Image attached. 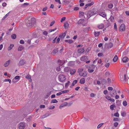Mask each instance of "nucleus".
I'll return each instance as SVG.
<instances>
[{
    "label": "nucleus",
    "instance_id": "nucleus-19",
    "mask_svg": "<svg viewBox=\"0 0 129 129\" xmlns=\"http://www.w3.org/2000/svg\"><path fill=\"white\" fill-rule=\"evenodd\" d=\"M76 70L75 69H73L70 70V72L71 74L72 75L74 74L76 72Z\"/></svg>",
    "mask_w": 129,
    "mask_h": 129
},
{
    "label": "nucleus",
    "instance_id": "nucleus-46",
    "mask_svg": "<svg viewBox=\"0 0 129 129\" xmlns=\"http://www.w3.org/2000/svg\"><path fill=\"white\" fill-rule=\"evenodd\" d=\"M70 81H68V82L66 84L65 87H67L70 84Z\"/></svg>",
    "mask_w": 129,
    "mask_h": 129
},
{
    "label": "nucleus",
    "instance_id": "nucleus-49",
    "mask_svg": "<svg viewBox=\"0 0 129 129\" xmlns=\"http://www.w3.org/2000/svg\"><path fill=\"white\" fill-rule=\"evenodd\" d=\"M103 123H101L99 124L97 126V128H99L100 127L103 125Z\"/></svg>",
    "mask_w": 129,
    "mask_h": 129
},
{
    "label": "nucleus",
    "instance_id": "nucleus-26",
    "mask_svg": "<svg viewBox=\"0 0 129 129\" xmlns=\"http://www.w3.org/2000/svg\"><path fill=\"white\" fill-rule=\"evenodd\" d=\"M100 34V32L99 31L97 32L95 31L94 32V35L95 37L98 36Z\"/></svg>",
    "mask_w": 129,
    "mask_h": 129
},
{
    "label": "nucleus",
    "instance_id": "nucleus-59",
    "mask_svg": "<svg viewBox=\"0 0 129 129\" xmlns=\"http://www.w3.org/2000/svg\"><path fill=\"white\" fill-rule=\"evenodd\" d=\"M118 124V123L117 122H115L114 123V126L116 127Z\"/></svg>",
    "mask_w": 129,
    "mask_h": 129
},
{
    "label": "nucleus",
    "instance_id": "nucleus-10",
    "mask_svg": "<svg viewBox=\"0 0 129 129\" xmlns=\"http://www.w3.org/2000/svg\"><path fill=\"white\" fill-rule=\"evenodd\" d=\"M32 20L31 19L27 20L26 22L27 25L28 26H31L32 25Z\"/></svg>",
    "mask_w": 129,
    "mask_h": 129
},
{
    "label": "nucleus",
    "instance_id": "nucleus-15",
    "mask_svg": "<svg viewBox=\"0 0 129 129\" xmlns=\"http://www.w3.org/2000/svg\"><path fill=\"white\" fill-rule=\"evenodd\" d=\"M85 82V79L84 78H82L79 81V83L81 84H84Z\"/></svg>",
    "mask_w": 129,
    "mask_h": 129
},
{
    "label": "nucleus",
    "instance_id": "nucleus-3",
    "mask_svg": "<svg viewBox=\"0 0 129 129\" xmlns=\"http://www.w3.org/2000/svg\"><path fill=\"white\" fill-rule=\"evenodd\" d=\"M87 23V20L84 19H80L78 22V24H81L83 26H86Z\"/></svg>",
    "mask_w": 129,
    "mask_h": 129
},
{
    "label": "nucleus",
    "instance_id": "nucleus-6",
    "mask_svg": "<svg viewBox=\"0 0 129 129\" xmlns=\"http://www.w3.org/2000/svg\"><path fill=\"white\" fill-rule=\"evenodd\" d=\"M125 29V25L124 24H121L119 28V30L122 31L124 30Z\"/></svg>",
    "mask_w": 129,
    "mask_h": 129
},
{
    "label": "nucleus",
    "instance_id": "nucleus-25",
    "mask_svg": "<svg viewBox=\"0 0 129 129\" xmlns=\"http://www.w3.org/2000/svg\"><path fill=\"white\" fill-rule=\"evenodd\" d=\"M118 59L117 55H115L113 59V61L115 62L117 61Z\"/></svg>",
    "mask_w": 129,
    "mask_h": 129
},
{
    "label": "nucleus",
    "instance_id": "nucleus-56",
    "mask_svg": "<svg viewBox=\"0 0 129 129\" xmlns=\"http://www.w3.org/2000/svg\"><path fill=\"white\" fill-rule=\"evenodd\" d=\"M114 29L116 30H117V27L116 26V24L115 23L114 24Z\"/></svg>",
    "mask_w": 129,
    "mask_h": 129
},
{
    "label": "nucleus",
    "instance_id": "nucleus-48",
    "mask_svg": "<svg viewBox=\"0 0 129 129\" xmlns=\"http://www.w3.org/2000/svg\"><path fill=\"white\" fill-rule=\"evenodd\" d=\"M126 113L125 112H123L121 113V115L123 116H125L126 115Z\"/></svg>",
    "mask_w": 129,
    "mask_h": 129
},
{
    "label": "nucleus",
    "instance_id": "nucleus-30",
    "mask_svg": "<svg viewBox=\"0 0 129 129\" xmlns=\"http://www.w3.org/2000/svg\"><path fill=\"white\" fill-rule=\"evenodd\" d=\"M16 35L15 34H13L11 36V38L13 39H15L16 38Z\"/></svg>",
    "mask_w": 129,
    "mask_h": 129
},
{
    "label": "nucleus",
    "instance_id": "nucleus-58",
    "mask_svg": "<svg viewBox=\"0 0 129 129\" xmlns=\"http://www.w3.org/2000/svg\"><path fill=\"white\" fill-rule=\"evenodd\" d=\"M56 29V28H55L53 29H51L49 30L50 32H51L52 31H54Z\"/></svg>",
    "mask_w": 129,
    "mask_h": 129
},
{
    "label": "nucleus",
    "instance_id": "nucleus-31",
    "mask_svg": "<svg viewBox=\"0 0 129 129\" xmlns=\"http://www.w3.org/2000/svg\"><path fill=\"white\" fill-rule=\"evenodd\" d=\"M4 82H9L10 83L11 82V80L9 79H6L4 80Z\"/></svg>",
    "mask_w": 129,
    "mask_h": 129
},
{
    "label": "nucleus",
    "instance_id": "nucleus-4",
    "mask_svg": "<svg viewBox=\"0 0 129 129\" xmlns=\"http://www.w3.org/2000/svg\"><path fill=\"white\" fill-rule=\"evenodd\" d=\"M120 80L123 82H124V81H125L127 80V79L126 78V74H124V76L123 77L122 75H120Z\"/></svg>",
    "mask_w": 129,
    "mask_h": 129
},
{
    "label": "nucleus",
    "instance_id": "nucleus-14",
    "mask_svg": "<svg viewBox=\"0 0 129 129\" xmlns=\"http://www.w3.org/2000/svg\"><path fill=\"white\" fill-rule=\"evenodd\" d=\"M99 15L103 17H105L106 15V13L104 12H101Z\"/></svg>",
    "mask_w": 129,
    "mask_h": 129
},
{
    "label": "nucleus",
    "instance_id": "nucleus-35",
    "mask_svg": "<svg viewBox=\"0 0 129 129\" xmlns=\"http://www.w3.org/2000/svg\"><path fill=\"white\" fill-rule=\"evenodd\" d=\"M122 104L124 106H126L127 105V103L126 101H124L123 102Z\"/></svg>",
    "mask_w": 129,
    "mask_h": 129
},
{
    "label": "nucleus",
    "instance_id": "nucleus-50",
    "mask_svg": "<svg viewBox=\"0 0 129 129\" xmlns=\"http://www.w3.org/2000/svg\"><path fill=\"white\" fill-rule=\"evenodd\" d=\"M114 116L115 117H119V114L118 113H116L114 114Z\"/></svg>",
    "mask_w": 129,
    "mask_h": 129
},
{
    "label": "nucleus",
    "instance_id": "nucleus-40",
    "mask_svg": "<svg viewBox=\"0 0 129 129\" xmlns=\"http://www.w3.org/2000/svg\"><path fill=\"white\" fill-rule=\"evenodd\" d=\"M58 101L56 99H53L51 100V103H57Z\"/></svg>",
    "mask_w": 129,
    "mask_h": 129
},
{
    "label": "nucleus",
    "instance_id": "nucleus-63",
    "mask_svg": "<svg viewBox=\"0 0 129 129\" xmlns=\"http://www.w3.org/2000/svg\"><path fill=\"white\" fill-rule=\"evenodd\" d=\"M43 34L45 35L46 36L48 34L47 32L46 31H44L43 32Z\"/></svg>",
    "mask_w": 129,
    "mask_h": 129
},
{
    "label": "nucleus",
    "instance_id": "nucleus-44",
    "mask_svg": "<svg viewBox=\"0 0 129 129\" xmlns=\"http://www.w3.org/2000/svg\"><path fill=\"white\" fill-rule=\"evenodd\" d=\"M20 78V76H15L14 78V79L15 80L18 79L19 80Z\"/></svg>",
    "mask_w": 129,
    "mask_h": 129
},
{
    "label": "nucleus",
    "instance_id": "nucleus-29",
    "mask_svg": "<svg viewBox=\"0 0 129 129\" xmlns=\"http://www.w3.org/2000/svg\"><path fill=\"white\" fill-rule=\"evenodd\" d=\"M24 48L22 46H19L18 48V51H21Z\"/></svg>",
    "mask_w": 129,
    "mask_h": 129
},
{
    "label": "nucleus",
    "instance_id": "nucleus-24",
    "mask_svg": "<svg viewBox=\"0 0 129 129\" xmlns=\"http://www.w3.org/2000/svg\"><path fill=\"white\" fill-rule=\"evenodd\" d=\"M128 59V58L126 57H124L122 59V61L124 62H126L127 61Z\"/></svg>",
    "mask_w": 129,
    "mask_h": 129
},
{
    "label": "nucleus",
    "instance_id": "nucleus-2",
    "mask_svg": "<svg viewBox=\"0 0 129 129\" xmlns=\"http://www.w3.org/2000/svg\"><path fill=\"white\" fill-rule=\"evenodd\" d=\"M58 79L60 82H62L66 80V76L62 74H60L59 75Z\"/></svg>",
    "mask_w": 129,
    "mask_h": 129
},
{
    "label": "nucleus",
    "instance_id": "nucleus-32",
    "mask_svg": "<svg viewBox=\"0 0 129 129\" xmlns=\"http://www.w3.org/2000/svg\"><path fill=\"white\" fill-rule=\"evenodd\" d=\"M115 107V106L114 105H111L110 106V109L112 110H113L114 109V107Z\"/></svg>",
    "mask_w": 129,
    "mask_h": 129
},
{
    "label": "nucleus",
    "instance_id": "nucleus-5",
    "mask_svg": "<svg viewBox=\"0 0 129 129\" xmlns=\"http://www.w3.org/2000/svg\"><path fill=\"white\" fill-rule=\"evenodd\" d=\"M26 124L24 122H21L20 123L19 126V128L20 129H24L25 127Z\"/></svg>",
    "mask_w": 129,
    "mask_h": 129
},
{
    "label": "nucleus",
    "instance_id": "nucleus-53",
    "mask_svg": "<svg viewBox=\"0 0 129 129\" xmlns=\"http://www.w3.org/2000/svg\"><path fill=\"white\" fill-rule=\"evenodd\" d=\"M108 89L109 90L112 91L113 90L112 87H108Z\"/></svg>",
    "mask_w": 129,
    "mask_h": 129
},
{
    "label": "nucleus",
    "instance_id": "nucleus-34",
    "mask_svg": "<svg viewBox=\"0 0 129 129\" xmlns=\"http://www.w3.org/2000/svg\"><path fill=\"white\" fill-rule=\"evenodd\" d=\"M94 2H92L90 3H89V4H87L86 5V6H91L93 5L94 4Z\"/></svg>",
    "mask_w": 129,
    "mask_h": 129
},
{
    "label": "nucleus",
    "instance_id": "nucleus-51",
    "mask_svg": "<svg viewBox=\"0 0 129 129\" xmlns=\"http://www.w3.org/2000/svg\"><path fill=\"white\" fill-rule=\"evenodd\" d=\"M113 46V44L112 43H110L109 44V47L110 48L112 47Z\"/></svg>",
    "mask_w": 129,
    "mask_h": 129
},
{
    "label": "nucleus",
    "instance_id": "nucleus-39",
    "mask_svg": "<svg viewBox=\"0 0 129 129\" xmlns=\"http://www.w3.org/2000/svg\"><path fill=\"white\" fill-rule=\"evenodd\" d=\"M77 82V80H74L72 83V86H74L75 85V84H76Z\"/></svg>",
    "mask_w": 129,
    "mask_h": 129
},
{
    "label": "nucleus",
    "instance_id": "nucleus-62",
    "mask_svg": "<svg viewBox=\"0 0 129 129\" xmlns=\"http://www.w3.org/2000/svg\"><path fill=\"white\" fill-rule=\"evenodd\" d=\"M110 19H111V21H113L114 18V17L111 16V17H110Z\"/></svg>",
    "mask_w": 129,
    "mask_h": 129
},
{
    "label": "nucleus",
    "instance_id": "nucleus-36",
    "mask_svg": "<svg viewBox=\"0 0 129 129\" xmlns=\"http://www.w3.org/2000/svg\"><path fill=\"white\" fill-rule=\"evenodd\" d=\"M25 78L27 79H30V81L31 82V77L30 75H27L25 77Z\"/></svg>",
    "mask_w": 129,
    "mask_h": 129
},
{
    "label": "nucleus",
    "instance_id": "nucleus-42",
    "mask_svg": "<svg viewBox=\"0 0 129 129\" xmlns=\"http://www.w3.org/2000/svg\"><path fill=\"white\" fill-rule=\"evenodd\" d=\"M79 14L80 17L84 15V13L83 12H80Z\"/></svg>",
    "mask_w": 129,
    "mask_h": 129
},
{
    "label": "nucleus",
    "instance_id": "nucleus-23",
    "mask_svg": "<svg viewBox=\"0 0 129 129\" xmlns=\"http://www.w3.org/2000/svg\"><path fill=\"white\" fill-rule=\"evenodd\" d=\"M70 69V68L69 67H66L64 68V70L65 72H68Z\"/></svg>",
    "mask_w": 129,
    "mask_h": 129
},
{
    "label": "nucleus",
    "instance_id": "nucleus-54",
    "mask_svg": "<svg viewBox=\"0 0 129 129\" xmlns=\"http://www.w3.org/2000/svg\"><path fill=\"white\" fill-rule=\"evenodd\" d=\"M40 108H44L45 107V106L44 105H41L40 106Z\"/></svg>",
    "mask_w": 129,
    "mask_h": 129
},
{
    "label": "nucleus",
    "instance_id": "nucleus-16",
    "mask_svg": "<svg viewBox=\"0 0 129 129\" xmlns=\"http://www.w3.org/2000/svg\"><path fill=\"white\" fill-rule=\"evenodd\" d=\"M84 51V48H81L79 49L78 50V52L79 53H81L83 52Z\"/></svg>",
    "mask_w": 129,
    "mask_h": 129
},
{
    "label": "nucleus",
    "instance_id": "nucleus-61",
    "mask_svg": "<svg viewBox=\"0 0 129 129\" xmlns=\"http://www.w3.org/2000/svg\"><path fill=\"white\" fill-rule=\"evenodd\" d=\"M103 54L102 53H99L98 54V56L99 57H101L103 55Z\"/></svg>",
    "mask_w": 129,
    "mask_h": 129
},
{
    "label": "nucleus",
    "instance_id": "nucleus-28",
    "mask_svg": "<svg viewBox=\"0 0 129 129\" xmlns=\"http://www.w3.org/2000/svg\"><path fill=\"white\" fill-rule=\"evenodd\" d=\"M83 69L82 68H79L78 70V72L79 74H81L82 72H83Z\"/></svg>",
    "mask_w": 129,
    "mask_h": 129
},
{
    "label": "nucleus",
    "instance_id": "nucleus-9",
    "mask_svg": "<svg viewBox=\"0 0 129 129\" xmlns=\"http://www.w3.org/2000/svg\"><path fill=\"white\" fill-rule=\"evenodd\" d=\"M79 75L81 76L86 77L87 75V72L86 71H84L83 73L79 74Z\"/></svg>",
    "mask_w": 129,
    "mask_h": 129
},
{
    "label": "nucleus",
    "instance_id": "nucleus-1",
    "mask_svg": "<svg viewBox=\"0 0 129 129\" xmlns=\"http://www.w3.org/2000/svg\"><path fill=\"white\" fill-rule=\"evenodd\" d=\"M97 13L96 10L94 9L88 11L87 14V17L88 18H90L91 16L94 15Z\"/></svg>",
    "mask_w": 129,
    "mask_h": 129
},
{
    "label": "nucleus",
    "instance_id": "nucleus-55",
    "mask_svg": "<svg viewBox=\"0 0 129 129\" xmlns=\"http://www.w3.org/2000/svg\"><path fill=\"white\" fill-rule=\"evenodd\" d=\"M58 51V50L57 49H54L53 51V54H55L56 53H57Z\"/></svg>",
    "mask_w": 129,
    "mask_h": 129
},
{
    "label": "nucleus",
    "instance_id": "nucleus-43",
    "mask_svg": "<svg viewBox=\"0 0 129 129\" xmlns=\"http://www.w3.org/2000/svg\"><path fill=\"white\" fill-rule=\"evenodd\" d=\"M88 71L89 73H92L94 71V70L93 69H88Z\"/></svg>",
    "mask_w": 129,
    "mask_h": 129
},
{
    "label": "nucleus",
    "instance_id": "nucleus-13",
    "mask_svg": "<svg viewBox=\"0 0 129 129\" xmlns=\"http://www.w3.org/2000/svg\"><path fill=\"white\" fill-rule=\"evenodd\" d=\"M113 92L110 93V95L112 97H114L115 95L117 94L116 90V89H114L113 90Z\"/></svg>",
    "mask_w": 129,
    "mask_h": 129
},
{
    "label": "nucleus",
    "instance_id": "nucleus-12",
    "mask_svg": "<svg viewBox=\"0 0 129 129\" xmlns=\"http://www.w3.org/2000/svg\"><path fill=\"white\" fill-rule=\"evenodd\" d=\"M66 34V32H64L63 33L59 35L58 37L60 38V39H63L65 36Z\"/></svg>",
    "mask_w": 129,
    "mask_h": 129
},
{
    "label": "nucleus",
    "instance_id": "nucleus-33",
    "mask_svg": "<svg viewBox=\"0 0 129 129\" xmlns=\"http://www.w3.org/2000/svg\"><path fill=\"white\" fill-rule=\"evenodd\" d=\"M113 5L112 4H108V7L110 9L112 8L113 7Z\"/></svg>",
    "mask_w": 129,
    "mask_h": 129
},
{
    "label": "nucleus",
    "instance_id": "nucleus-8",
    "mask_svg": "<svg viewBox=\"0 0 129 129\" xmlns=\"http://www.w3.org/2000/svg\"><path fill=\"white\" fill-rule=\"evenodd\" d=\"M58 64L61 66H62L65 62V60H58Z\"/></svg>",
    "mask_w": 129,
    "mask_h": 129
},
{
    "label": "nucleus",
    "instance_id": "nucleus-27",
    "mask_svg": "<svg viewBox=\"0 0 129 129\" xmlns=\"http://www.w3.org/2000/svg\"><path fill=\"white\" fill-rule=\"evenodd\" d=\"M14 45L13 44H11L10 46H9L8 48V50H10L12 48L14 47Z\"/></svg>",
    "mask_w": 129,
    "mask_h": 129
},
{
    "label": "nucleus",
    "instance_id": "nucleus-18",
    "mask_svg": "<svg viewBox=\"0 0 129 129\" xmlns=\"http://www.w3.org/2000/svg\"><path fill=\"white\" fill-rule=\"evenodd\" d=\"M69 26V24L67 22H65L64 23V26L65 29L68 28Z\"/></svg>",
    "mask_w": 129,
    "mask_h": 129
},
{
    "label": "nucleus",
    "instance_id": "nucleus-47",
    "mask_svg": "<svg viewBox=\"0 0 129 129\" xmlns=\"http://www.w3.org/2000/svg\"><path fill=\"white\" fill-rule=\"evenodd\" d=\"M66 19V17H64L62 18L61 20L60 21L61 22H62L63 21L65 20Z\"/></svg>",
    "mask_w": 129,
    "mask_h": 129
},
{
    "label": "nucleus",
    "instance_id": "nucleus-7",
    "mask_svg": "<svg viewBox=\"0 0 129 129\" xmlns=\"http://www.w3.org/2000/svg\"><path fill=\"white\" fill-rule=\"evenodd\" d=\"M57 37H56L52 41V43H54L56 42V44H58L59 43V42L60 40V38L59 37L57 38Z\"/></svg>",
    "mask_w": 129,
    "mask_h": 129
},
{
    "label": "nucleus",
    "instance_id": "nucleus-57",
    "mask_svg": "<svg viewBox=\"0 0 129 129\" xmlns=\"http://www.w3.org/2000/svg\"><path fill=\"white\" fill-rule=\"evenodd\" d=\"M55 22V21H52L51 22V23L50 24V26H52L53 25V24H54Z\"/></svg>",
    "mask_w": 129,
    "mask_h": 129
},
{
    "label": "nucleus",
    "instance_id": "nucleus-38",
    "mask_svg": "<svg viewBox=\"0 0 129 129\" xmlns=\"http://www.w3.org/2000/svg\"><path fill=\"white\" fill-rule=\"evenodd\" d=\"M110 64V63L109 62H108L106 63L105 66L106 67L108 68L109 67Z\"/></svg>",
    "mask_w": 129,
    "mask_h": 129
},
{
    "label": "nucleus",
    "instance_id": "nucleus-22",
    "mask_svg": "<svg viewBox=\"0 0 129 129\" xmlns=\"http://www.w3.org/2000/svg\"><path fill=\"white\" fill-rule=\"evenodd\" d=\"M10 62V60H9L8 61H6L4 64V66L5 67L8 66Z\"/></svg>",
    "mask_w": 129,
    "mask_h": 129
},
{
    "label": "nucleus",
    "instance_id": "nucleus-45",
    "mask_svg": "<svg viewBox=\"0 0 129 129\" xmlns=\"http://www.w3.org/2000/svg\"><path fill=\"white\" fill-rule=\"evenodd\" d=\"M69 92V90H68L63 91H61L62 93H64L67 92Z\"/></svg>",
    "mask_w": 129,
    "mask_h": 129
},
{
    "label": "nucleus",
    "instance_id": "nucleus-21",
    "mask_svg": "<svg viewBox=\"0 0 129 129\" xmlns=\"http://www.w3.org/2000/svg\"><path fill=\"white\" fill-rule=\"evenodd\" d=\"M25 63L24 60H21L19 62V64L20 65L22 66Z\"/></svg>",
    "mask_w": 129,
    "mask_h": 129
},
{
    "label": "nucleus",
    "instance_id": "nucleus-64",
    "mask_svg": "<svg viewBox=\"0 0 129 129\" xmlns=\"http://www.w3.org/2000/svg\"><path fill=\"white\" fill-rule=\"evenodd\" d=\"M7 5V4L6 3H4L2 4V5L3 7H5Z\"/></svg>",
    "mask_w": 129,
    "mask_h": 129
},
{
    "label": "nucleus",
    "instance_id": "nucleus-60",
    "mask_svg": "<svg viewBox=\"0 0 129 129\" xmlns=\"http://www.w3.org/2000/svg\"><path fill=\"white\" fill-rule=\"evenodd\" d=\"M20 43L21 44H24V41L23 40H20Z\"/></svg>",
    "mask_w": 129,
    "mask_h": 129
},
{
    "label": "nucleus",
    "instance_id": "nucleus-37",
    "mask_svg": "<svg viewBox=\"0 0 129 129\" xmlns=\"http://www.w3.org/2000/svg\"><path fill=\"white\" fill-rule=\"evenodd\" d=\"M65 42H68V43L71 44L73 42L71 40H65Z\"/></svg>",
    "mask_w": 129,
    "mask_h": 129
},
{
    "label": "nucleus",
    "instance_id": "nucleus-11",
    "mask_svg": "<svg viewBox=\"0 0 129 129\" xmlns=\"http://www.w3.org/2000/svg\"><path fill=\"white\" fill-rule=\"evenodd\" d=\"M105 98L107 99L110 102H114L115 101V100L114 99H111V97L109 96H106Z\"/></svg>",
    "mask_w": 129,
    "mask_h": 129
},
{
    "label": "nucleus",
    "instance_id": "nucleus-52",
    "mask_svg": "<svg viewBox=\"0 0 129 129\" xmlns=\"http://www.w3.org/2000/svg\"><path fill=\"white\" fill-rule=\"evenodd\" d=\"M105 75L107 76H108L110 75V73L108 72H106Z\"/></svg>",
    "mask_w": 129,
    "mask_h": 129
},
{
    "label": "nucleus",
    "instance_id": "nucleus-17",
    "mask_svg": "<svg viewBox=\"0 0 129 129\" xmlns=\"http://www.w3.org/2000/svg\"><path fill=\"white\" fill-rule=\"evenodd\" d=\"M87 59V57L86 56H83L80 58V60L83 61H86Z\"/></svg>",
    "mask_w": 129,
    "mask_h": 129
},
{
    "label": "nucleus",
    "instance_id": "nucleus-41",
    "mask_svg": "<svg viewBox=\"0 0 129 129\" xmlns=\"http://www.w3.org/2000/svg\"><path fill=\"white\" fill-rule=\"evenodd\" d=\"M56 70L58 72H60V66H59L58 67H57L56 68Z\"/></svg>",
    "mask_w": 129,
    "mask_h": 129
},
{
    "label": "nucleus",
    "instance_id": "nucleus-20",
    "mask_svg": "<svg viewBox=\"0 0 129 129\" xmlns=\"http://www.w3.org/2000/svg\"><path fill=\"white\" fill-rule=\"evenodd\" d=\"M104 27V24H101L100 25H99L98 27L100 29H102Z\"/></svg>",
    "mask_w": 129,
    "mask_h": 129
}]
</instances>
